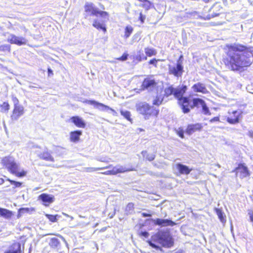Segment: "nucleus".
<instances>
[{"label":"nucleus","mask_w":253,"mask_h":253,"mask_svg":"<svg viewBox=\"0 0 253 253\" xmlns=\"http://www.w3.org/2000/svg\"><path fill=\"white\" fill-rule=\"evenodd\" d=\"M253 61V54L241 45H233L229 47L225 64L233 71L239 70L243 67L250 66Z\"/></svg>","instance_id":"obj_1"},{"label":"nucleus","mask_w":253,"mask_h":253,"mask_svg":"<svg viewBox=\"0 0 253 253\" xmlns=\"http://www.w3.org/2000/svg\"><path fill=\"white\" fill-rule=\"evenodd\" d=\"M149 245L156 250L163 251L162 248L157 244L165 248H170L173 246V241L169 232L159 231L151 237V240L148 241Z\"/></svg>","instance_id":"obj_2"},{"label":"nucleus","mask_w":253,"mask_h":253,"mask_svg":"<svg viewBox=\"0 0 253 253\" xmlns=\"http://www.w3.org/2000/svg\"><path fill=\"white\" fill-rule=\"evenodd\" d=\"M85 11L90 15H95L101 18V21L95 19L93 26L97 29H102L106 32V29L103 25V22L108 20V13L106 11H100L92 3H86L84 6Z\"/></svg>","instance_id":"obj_3"},{"label":"nucleus","mask_w":253,"mask_h":253,"mask_svg":"<svg viewBox=\"0 0 253 253\" xmlns=\"http://www.w3.org/2000/svg\"><path fill=\"white\" fill-rule=\"evenodd\" d=\"M2 165L11 173L18 177H23L26 175L27 172L20 168V164L16 163L13 157L8 156L3 158L1 160Z\"/></svg>","instance_id":"obj_4"},{"label":"nucleus","mask_w":253,"mask_h":253,"mask_svg":"<svg viewBox=\"0 0 253 253\" xmlns=\"http://www.w3.org/2000/svg\"><path fill=\"white\" fill-rule=\"evenodd\" d=\"M186 85H182L181 87L174 88V96L179 100V103L181 105V109L183 113H187L190 111L189 108V100L187 97H183V95L187 90Z\"/></svg>","instance_id":"obj_5"},{"label":"nucleus","mask_w":253,"mask_h":253,"mask_svg":"<svg viewBox=\"0 0 253 253\" xmlns=\"http://www.w3.org/2000/svg\"><path fill=\"white\" fill-rule=\"evenodd\" d=\"M138 112L145 116L146 119H149L150 116H157L159 111L155 107L150 106L149 104L144 102L137 104L136 106Z\"/></svg>","instance_id":"obj_6"},{"label":"nucleus","mask_w":253,"mask_h":253,"mask_svg":"<svg viewBox=\"0 0 253 253\" xmlns=\"http://www.w3.org/2000/svg\"><path fill=\"white\" fill-rule=\"evenodd\" d=\"M84 103H87L88 104H90L91 105H93L95 108L99 109L101 111H108L110 110L113 115L115 116H118V114L117 112L113 109L112 108L109 107L108 106H106L102 103L98 102L94 100H86L84 102Z\"/></svg>","instance_id":"obj_7"},{"label":"nucleus","mask_w":253,"mask_h":253,"mask_svg":"<svg viewBox=\"0 0 253 253\" xmlns=\"http://www.w3.org/2000/svg\"><path fill=\"white\" fill-rule=\"evenodd\" d=\"M169 71L170 74L173 75L175 77H181L183 72V67L180 59L177 61L176 65L169 66Z\"/></svg>","instance_id":"obj_8"},{"label":"nucleus","mask_w":253,"mask_h":253,"mask_svg":"<svg viewBox=\"0 0 253 253\" xmlns=\"http://www.w3.org/2000/svg\"><path fill=\"white\" fill-rule=\"evenodd\" d=\"M243 112L242 110H235L229 112V115L227 118V121L230 124H236L239 122L240 118L241 117Z\"/></svg>","instance_id":"obj_9"},{"label":"nucleus","mask_w":253,"mask_h":253,"mask_svg":"<svg viewBox=\"0 0 253 253\" xmlns=\"http://www.w3.org/2000/svg\"><path fill=\"white\" fill-rule=\"evenodd\" d=\"M7 41L11 44H15L18 45L26 44V40L22 37H17L13 34H10L7 38Z\"/></svg>","instance_id":"obj_10"},{"label":"nucleus","mask_w":253,"mask_h":253,"mask_svg":"<svg viewBox=\"0 0 253 253\" xmlns=\"http://www.w3.org/2000/svg\"><path fill=\"white\" fill-rule=\"evenodd\" d=\"M38 199L42 201L44 206L47 207L54 202V197L52 195L43 193L39 196Z\"/></svg>","instance_id":"obj_11"},{"label":"nucleus","mask_w":253,"mask_h":253,"mask_svg":"<svg viewBox=\"0 0 253 253\" xmlns=\"http://www.w3.org/2000/svg\"><path fill=\"white\" fill-rule=\"evenodd\" d=\"M24 113V107L22 105L14 107L12 114L11 116V120L13 121L17 120L23 115Z\"/></svg>","instance_id":"obj_12"},{"label":"nucleus","mask_w":253,"mask_h":253,"mask_svg":"<svg viewBox=\"0 0 253 253\" xmlns=\"http://www.w3.org/2000/svg\"><path fill=\"white\" fill-rule=\"evenodd\" d=\"M153 223L155 225H158L161 226H173L175 225V223L169 219H164L157 218L156 219H153Z\"/></svg>","instance_id":"obj_13"},{"label":"nucleus","mask_w":253,"mask_h":253,"mask_svg":"<svg viewBox=\"0 0 253 253\" xmlns=\"http://www.w3.org/2000/svg\"><path fill=\"white\" fill-rule=\"evenodd\" d=\"M236 172L239 174V176L243 178L249 175V172L248 168L243 164H240L238 168L235 169Z\"/></svg>","instance_id":"obj_14"},{"label":"nucleus","mask_w":253,"mask_h":253,"mask_svg":"<svg viewBox=\"0 0 253 253\" xmlns=\"http://www.w3.org/2000/svg\"><path fill=\"white\" fill-rule=\"evenodd\" d=\"M220 10V5L218 4H214L210 10V14L208 15L205 19H210L211 18L214 17L219 15Z\"/></svg>","instance_id":"obj_15"},{"label":"nucleus","mask_w":253,"mask_h":253,"mask_svg":"<svg viewBox=\"0 0 253 253\" xmlns=\"http://www.w3.org/2000/svg\"><path fill=\"white\" fill-rule=\"evenodd\" d=\"M35 152L37 154L38 156L41 159L49 162H54L53 157L47 151H44L42 153H40L39 151H36Z\"/></svg>","instance_id":"obj_16"},{"label":"nucleus","mask_w":253,"mask_h":253,"mask_svg":"<svg viewBox=\"0 0 253 253\" xmlns=\"http://www.w3.org/2000/svg\"><path fill=\"white\" fill-rule=\"evenodd\" d=\"M175 167L181 174H188L192 170V169H189L187 166L180 163L176 164Z\"/></svg>","instance_id":"obj_17"},{"label":"nucleus","mask_w":253,"mask_h":253,"mask_svg":"<svg viewBox=\"0 0 253 253\" xmlns=\"http://www.w3.org/2000/svg\"><path fill=\"white\" fill-rule=\"evenodd\" d=\"M71 120L78 127L84 128L85 126L84 121L79 116L72 117Z\"/></svg>","instance_id":"obj_18"},{"label":"nucleus","mask_w":253,"mask_h":253,"mask_svg":"<svg viewBox=\"0 0 253 253\" xmlns=\"http://www.w3.org/2000/svg\"><path fill=\"white\" fill-rule=\"evenodd\" d=\"M192 88L193 89L194 92H201L203 93H206L207 92V90L205 85L201 83H198L197 84H194L192 86Z\"/></svg>","instance_id":"obj_19"},{"label":"nucleus","mask_w":253,"mask_h":253,"mask_svg":"<svg viewBox=\"0 0 253 253\" xmlns=\"http://www.w3.org/2000/svg\"><path fill=\"white\" fill-rule=\"evenodd\" d=\"M156 85V83L154 80L150 78L145 79L143 83L142 86L146 89L153 88Z\"/></svg>","instance_id":"obj_20"},{"label":"nucleus","mask_w":253,"mask_h":253,"mask_svg":"<svg viewBox=\"0 0 253 253\" xmlns=\"http://www.w3.org/2000/svg\"><path fill=\"white\" fill-rule=\"evenodd\" d=\"M82 134L81 130L71 131L70 134V139L71 142H77L79 141L80 137Z\"/></svg>","instance_id":"obj_21"},{"label":"nucleus","mask_w":253,"mask_h":253,"mask_svg":"<svg viewBox=\"0 0 253 253\" xmlns=\"http://www.w3.org/2000/svg\"><path fill=\"white\" fill-rule=\"evenodd\" d=\"M202 128L201 124H196L194 125H190L186 129V133L190 135L197 130H199Z\"/></svg>","instance_id":"obj_22"},{"label":"nucleus","mask_w":253,"mask_h":253,"mask_svg":"<svg viewBox=\"0 0 253 253\" xmlns=\"http://www.w3.org/2000/svg\"><path fill=\"white\" fill-rule=\"evenodd\" d=\"M113 168L116 174L119 173H124L126 171L134 170V169L133 168H127L126 167L121 165H117L113 167Z\"/></svg>","instance_id":"obj_23"},{"label":"nucleus","mask_w":253,"mask_h":253,"mask_svg":"<svg viewBox=\"0 0 253 253\" xmlns=\"http://www.w3.org/2000/svg\"><path fill=\"white\" fill-rule=\"evenodd\" d=\"M13 215L12 211L6 209L0 208V216L9 219Z\"/></svg>","instance_id":"obj_24"},{"label":"nucleus","mask_w":253,"mask_h":253,"mask_svg":"<svg viewBox=\"0 0 253 253\" xmlns=\"http://www.w3.org/2000/svg\"><path fill=\"white\" fill-rule=\"evenodd\" d=\"M111 167V165H109L108 166H106L102 168H93V167H87L84 168L83 169V171L86 172H92L94 171H96L97 170L107 169L110 168Z\"/></svg>","instance_id":"obj_25"},{"label":"nucleus","mask_w":253,"mask_h":253,"mask_svg":"<svg viewBox=\"0 0 253 253\" xmlns=\"http://www.w3.org/2000/svg\"><path fill=\"white\" fill-rule=\"evenodd\" d=\"M204 102L203 100L200 98H194L193 99V104H191L189 102V108H193L194 107H199V105H201Z\"/></svg>","instance_id":"obj_26"},{"label":"nucleus","mask_w":253,"mask_h":253,"mask_svg":"<svg viewBox=\"0 0 253 253\" xmlns=\"http://www.w3.org/2000/svg\"><path fill=\"white\" fill-rule=\"evenodd\" d=\"M134 59L137 61L140 62L142 60H146L147 59V57L145 56L142 51L139 50L137 51L136 55L134 56Z\"/></svg>","instance_id":"obj_27"},{"label":"nucleus","mask_w":253,"mask_h":253,"mask_svg":"<svg viewBox=\"0 0 253 253\" xmlns=\"http://www.w3.org/2000/svg\"><path fill=\"white\" fill-rule=\"evenodd\" d=\"M215 211L220 221L222 223L225 222L226 219L225 218L224 213L222 211L219 209H215Z\"/></svg>","instance_id":"obj_28"},{"label":"nucleus","mask_w":253,"mask_h":253,"mask_svg":"<svg viewBox=\"0 0 253 253\" xmlns=\"http://www.w3.org/2000/svg\"><path fill=\"white\" fill-rule=\"evenodd\" d=\"M49 244L52 248H56L59 246L60 242L58 239L52 238L50 239Z\"/></svg>","instance_id":"obj_29"},{"label":"nucleus","mask_w":253,"mask_h":253,"mask_svg":"<svg viewBox=\"0 0 253 253\" xmlns=\"http://www.w3.org/2000/svg\"><path fill=\"white\" fill-rule=\"evenodd\" d=\"M141 154L143 157L146 158L149 161H152L155 158V155L154 154H148L145 151H142Z\"/></svg>","instance_id":"obj_30"},{"label":"nucleus","mask_w":253,"mask_h":253,"mask_svg":"<svg viewBox=\"0 0 253 253\" xmlns=\"http://www.w3.org/2000/svg\"><path fill=\"white\" fill-rule=\"evenodd\" d=\"M145 52L148 56H152L157 54V51L153 48L146 47L145 48Z\"/></svg>","instance_id":"obj_31"},{"label":"nucleus","mask_w":253,"mask_h":253,"mask_svg":"<svg viewBox=\"0 0 253 253\" xmlns=\"http://www.w3.org/2000/svg\"><path fill=\"white\" fill-rule=\"evenodd\" d=\"M31 211H33V209H29V208H21L18 211V213L17 215V217L18 218L20 217L21 215L25 213H28Z\"/></svg>","instance_id":"obj_32"},{"label":"nucleus","mask_w":253,"mask_h":253,"mask_svg":"<svg viewBox=\"0 0 253 253\" xmlns=\"http://www.w3.org/2000/svg\"><path fill=\"white\" fill-rule=\"evenodd\" d=\"M134 210V205L132 203H128L126 208V211L127 214L131 213Z\"/></svg>","instance_id":"obj_33"},{"label":"nucleus","mask_w":253,"mask_h":253,"mask_svg":"<svg viewBox=\"0 0 253 253\" xmlns=\"http://www.w3.org/2000/svg\"><path fill=\"white\" fill-rule=\"evenodd\" d=\"M46 216L51 222H56L57 221L58 218L60 217V216L58 214L54 215L48 214H46Z\"/></svg>","instance_id":"obj_34"},{"label":"nucleus","mask_w":253,"mask_h":253,"mask_svg":"<svg viewBox=\"0 0 253 253\" xmlns=\"http://www.w3.org/2000/svg\"><path fill=\"white\" fill-rule=\"evenodd\" d=\"M174 88H173L172 86H169L168 88H166L165 89V93L166 95H167V96H169L172 94L174 95Z\"/></svg>","instance_id":"obj_35"},{"label":"nucleus","mask_w":253,"mask_h":253,"mask_svg":"<svg viewBox=\"0 0 253 253\" xmlns=\"http://www.w3.org/2000/svg\"><path fill=\"white\" fill-rule=\"evenodd\" d=\"M121 114L122 116L124 117L125 118L127 119L128 121H131L130 113L129 111L121 110Z\"/></svg>","instance_id":"obj_36"},{"label":"nucleus","mask_w":253,"mask_h":253,"mask_svg":"<svg viewBox=\"0 0 253 253\" xmlns=\"http://www.w3.org/2000/svg\"><path fill=\"white\" fill-rule=\"evenodd\" d=\"M201 106L202 107L203 112L205 115H211L209 108L207 107L205 102H204Z\"/></svg>","instance_id":"obj_37"},{"label":"nucleus","mask_w":253,"mask_h":253,"mask_svg":"<svg viewBox=\"0 0 253 253\" xmlns=\"http://www.w3.org/2000/svg\"><path fill=\"white\" fill-rule=\"evenodd\" d=\"M133 31V29L131 26H127L125 29V35L126 38H128Z\"/></svg>","instance_id":"obj_38"},{"label":"nucleus","mask_w":253,"mask_h":253,"mask_svg":"<svg viewBox=\"0 0 253 253\" xmlns=\"http://www.w3.org/2000/svg\"><path fill=\"white\" fill-rule=\"evenodd\" d=\"M0 51L10 52V46L9 44H4L0 46Z\"/></svg>","instance_id":"obj_39"},{"label":"nucleus","mask_w":253,"mask_h":253,"mask_svg":"<svg viewBox=\"0 0 253 253\" xmlns=\"http://www.w3.org/2000/svg\"><path fill=\"white\" fill-rule=\"evenodd\" d=\"M7 180H8L10 182L11 184L14 185L13 188L20 187L22 184L21 182L12 180L9 179H8Z\"/></svg>","instance_id":"obj_40"},{"label":"nucleus","mask_w":253,"mask_h":253,"mask_svg":"<svg viewBox=\"0 0 253 253\" xmlns=\"http://www.w3.org/2000/svg\"><path fill=\"white\" fill-rule=\"evenodd\" d=\"M150 5H151V3L148 0H146L143 3H142L141 4V6H142L143 7H144V8H145L146 10H148L150 7Z\"/></svg>","instance_id":"obj_41"},{"label":"nucleus","mask_w":253,"mask_h":253,"mask_svg":"<svg viewBox=\"0 0 253 253\" xmlns=\"http://www.w3.org/2000/svg\"><path fill=\"white\" fill-rule=\"evenodd\" d=\"M163 101V99L157 97L156 99L154 100L153 101V104L155 105H160Z\"/></svg>","instance_id":"obj_42"},{"label":"nucleus","mask_w":253,"mask_h":253,"mask_svg":"<svg viewBox=\"0 0 253 253\" xmlns=\"http://www.w3.org/2000/svg\"><path fill=\"white\" fill-rule=\"evenodd\" d=\"M101 173L105 174V175H116L113 168L112 170H107L105 172H101Z\"/></svg>","instance_id":"obj_43"},{"label":"nucleus","mask_w":253,"mask_h":253,"mask_svg":"<svg viewBox=\"0 0 253 253\" xmlns=\"http://www.w3.org/2000/svg\"><path fill=\"white\" fill-rule=\"evenodd\" d=\"M12 100L14 104V107L21 106L19 104V100L15 96H12Z\"/></svg>","instance_id":"obj_44"},{"label":"nucleus","mask_w":253,"mask_h":253,"mask_svg":"<svg viewBox=\"0 0 253 253\" xmlns=\"http://www.w3.org/2000/svg\"><path fill=\"white\" fill-rule=\"evenodd\" d=\"M1 107L5 111H7L9 109V105L7 102H3L1 105Z\"/></svg>","instance_id":"obj_45"},{"label":"nucleus","mask_w":253,"mask_h":253,"mask_svg":"<svg viewBox=\"0 0 253 253\" xmlns=\"http://www.w3.org/2000/svg\"><path fill=\"white\" fill-rule=\"evenodd\" d=\"M248 215L250 216V221L253 222V210H249Z\"/></svg>","instance_id":"obj_46"},{"label":"nucleus","mask_w":253,"mask_h":253,"mask_svg":"<svg viewBox=\"0 0 253 253\" xmlns=\"http://www.w3.org/2000/svg\"><path fill=\"white\" fill-rule=\"evenodd\" d=\"M128 55L127 54H124L121 57L118 58L117 59L121 61H126Z\"/></svg>","instance_id":"obj_47"},{"label":"nucleus","mask_w":253,"mask_h":253,"mask_svg":"<svg viewBox=\"0 0 253 253\" xmlns=\"http://www.w3.org/2000/svg\"><path fill=\"white\" fill-rule=\"evenodd\" d=\"M145 18L146 16L143 15L141 12H140L139 19L141 21L142 23H144Z\"/></svg>","instance_id":"obj_48"},{"label":"nucleus","mask_w":253,"mask_h":253,"mask_svg":"<svg viewBox=\"0 0 253 253\" xmlns=\"http://www.w3.org/2000/svg\"><path fill=\"white\" fill-rule=\"evenodd\" d=\"M140 235L145 238H148L149 235L148 232L146 231L141 232Z\"/></svg>","instance_id":"obj_49"},{"label":"nucleus","mask_w":253,"mask_h":253,"mask_svg":"<svg viewBox=\"0 0 253 253\" xmlns=\"http://www.w3.org/2000/svg\"><path fill=\"white\" fill-rule=\"evenodd\" d=\"M219 118L218 117H215L210 120V122L211 123H213L214 122H219Z\"/></svg>","instance_id":"obj_50"},{"label":"nucleus","mask_w":253,"mask_h":253,"mask_svg":"<svg viewBox=\"0 0 253 253\" xmlns=\"http://www.w3.org/2000/svg\"><path fill=\"white\" fill-rule=\"evenodd\" d=\"M157 62V60L156 59H153L149 61V64L154 65L156 66Z\"/></svg>","instance_id":"obj_51"},{"label":"nucleus","mask_w":253,"mask_h":253,"mask_svg":"<svg viewBox=\"0 0 253 253\" xmlns=\"http://www.w3.org/2000/svg\"><path fill=\"white\" fill-rule=\"evenodd\" d=\"M177 134L181 138H183L184 137V132L182 130L178 131Z\"/></svg>","instance_id":"obj_52"},{"label":"nucleus","mask_w":253,"mask_h":253,"mask_svg":"<svg viewBox=\"0 0 253 253\" xmlns=\"http://www.w3.org/2000/svg\"><path fill=\"white\" fill-rule=\"evenodd\" d=\"M248 134L250 137L253 138V130H249Z\"/></svg>","instance_id":"obj_53"},{"label":"nucleus","mask_w":253,"mask_h":253,"mask_svg":"<svg viewBox=\"0 0 253 253\" xmlns=\"http://www.w3.org/2000/svg\"><path fill=\"white\" fill-rule=\"evenodd\" d=\"M60 237L63 240V241L65 243V244L66 245V246L68 247V243H67V241H66L65 239L63 236H62L61 235H60Z\"/></svg>","instance_id":"obj_54"},{"label":"nucleus","mask_w":253,"mask_h":253,"mask_svg":"<svg viewBox=\"0 0 253 253\" xmlns=\"http://www.w3.org/2000/svg\"><path fill=\"white\" fill-rule=\"evenodd\" d=\"M48 73L49 76L53 75V72L50 68L48 69Z\"/></svg>","instance_id":"obj_55"},{"label":"nucleus","mask_w":253,"mask_h":253,"mask_svg":"<svg viewBox=\"0 0 253 253\" xmlns=\"http://www.w3.org/2000/svg\"><path fill=\"white\" fill-rule=\"evenodd\" d=\"M142 215L144 217H150L151 216V214L149 213H143Z\"/></svg>","instance_id":"obj_56"},{"label":"nucleus","mask_w":253,"mask_h":253,"mask_svg":"<svg viewBox=\"0 0 253 253\" xmlns=\"http://www.w3.org/2000/svg\"><path fill=\"white\" fill-rule=\"evenodd\" d=\"M22 28L25 32H27V29L25 27H22Z\"/></svg>","instance_id":"obj_57"},{"label":"nucleus","mask_w":253,"mask_h":253,"mask_svg":"<svg viewBox=\"0 0 253 253\" xmlns=\"http://www.w3.org/2000/svg\"><path fill=\"white\" fill-rule=\"evenodd\" d=\"M98 161H100V162H105V160L104 159H98Z\"/></svg>","instance_id":"obj_58"},{"label":"nucleus","mask_w":253,"mask_h":253,"mask_svg":"<svg viewBox=\"0 0 253 253\" xmlns=\"http://www.w3.org/2000/svg\"><path fill=\"white\" fill-rule=\"evenodd\" d=\"M63 214L65 216H67V217H69V215L68 214H66V213H63Z\"/></svg>","instance_id":"obj_59"},{"label":"nucleus","mask_w":253,"mask_h":253,"mask_svg":"<svg viewBox=\"0 0 253 253\" xmlns=\"http://www.w3.org/2000/svg\"><path fill=\"white\" fill-rule=\"evenodd\" d=\"M3 182V179H0V184H1Z\"/></svg>","instance_id":"obj_60"},{"label":"nucleus","mask_w":253,"mask_h":253,"mask_svg":"<svg viewBox=\"0 0 253 253\" xmlns=\"http://www.w3.org/2000/svg\"><path fill=\"white\" fill-rule=\"evenodd\" d=\"M138 0L139 1L142 2H144L146 0Z\"/></svg>","instance_id":"obj_61"},{"label":"nucleus","mask_w":253,"mask_h":253,"mask_svg":"<svg viewBox=\"0 0 253 253\" xmlns=\"http://www.w3.org/2000/svg\"><path fill=\"white\" fill-rule=\"evenodd\" d=\"M69 217H70V218H71L72 220V219H73V217L71 216H70V215H69Z\"/></svg>","instance_id":"obj_62"},{"label":"nucleus","mask_w":253,"mask_h":253,"mask_svg":"<svg viewBox=\"0 0 253 253\" xmlns=\"http://www.w3.org/2000/svg\"><path fill=\"white\" fill-rule=\"evenodd\" d=\"M35 147L37 148H40V147L39 146H36Z\"/></svg>","instance_id":"obj_63"}]
</instances>
